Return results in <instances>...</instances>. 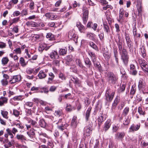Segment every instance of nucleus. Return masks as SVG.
<instances>
[{
	"label": "nucleus",
	"mask_w": 148,
	"mask_h": 148,
	"mask_svg": "<svg viewBox=\"0 0 148 148\" xmlns=\"http://www.w3.org/2000/svg\"><path fill=\"white\" fill-rule=\"evenodd\" d=\"M21 79V76L20 75L13 76L9 82L11 84H13L14 83L20 81Z\"/></svg>",
	"instance_id": "6"
},
{
	"label": "nucleus",
	"mask_w": 148,
	"mask_h": 148,
	"mask_svg": "<svg viewBox=\"0 0 148 148\" xmlns=\"http://www.w3.org/2000/svg\"><path fill=\"white\" fill-rule=\"evenodd\" d=\"M125 134L124 132H118L115 135L116 137L118 139H122L124 137Z\"/></svg>",
	"instance_id": "25"
},
{
	"label": "nucleus",
	"mask_w": 148,
	"mask_h": 148,
	"mask_svg": "<svg viewBox=\"0 0 148 148\" xmlns=\"http://www.w3.org/2000/svg\"><path fill=\"white\" fill-rule=\"evenodd\" d=\"M92 124H90L89 125H88L86 127H85L84 129V137L86 136H89L92 133Z\"/></svg>",
	"instance_id": "4"
},
{
	"label": "nucleus",
	"mask_w": 148,
	"mask_h": 148,
	"mask_svg": "<svg viewBox=\"0 0 148 148\" xmlns=\"http://www.w3.org/2000/svg\"><path fill=\"white\" fill-rule=\"evenodd\" d=\"M103 29L104 31L107 33L108 34L110 32V29L108 24L106 22H104L103 23Z\"/></svg>",
	"instance_id": "22"
},
{
	"label": "nucleus",
	"mask_w": 148,
	"mask_h": 148,
	"mask_svg": "<svg viewBox=\"0 0 148 148\" xmlns=\"http://www.w3.org/2000/svg\"><path fill=\"white\" fill-rule=\"evenodd\" d=\"M84 62L85 65L87 66V67L90 68L92 65V63L89 58L88 57L85 58L84 59Z\"/></svg>",
	"instance_id": "28"
},
{
	"label": "nucleus",
	"mask_w": 148,
	"mask_h": 148,
	"mask_svg": "<svg viewBox=\"0 0 148 148\" xmlns=\"http://www.w3.org/2000/svg\"><path fill=\"white\" fill-rule=\"evenodd\" d=\"M1 114L4 118L6 119L8 118V112L7 111L1 110Z\"/></svg>",
	"instance_id": "47"
},
{
	"label": "nucleus",
	"mask_w": 148,
	"mask_h": 148,
	"mask_svg": "<svg viewBox=\"0 0 148 148\" xmlns=\"http://www.w3.org/2000/svg\"><path fill=\"white\" fill-rule=\"evenodd\" d=\"M38 123L39 125L42 127L45 128L46 126V123L43 119H40Z\"/></svg>",
	"instance_id": "34"
},
{
	"label": "nucleus",
	"mask_w": 148,
	"mask_h": 148,
	"mask_svg": "<svg viewBox=\"0 0 148 148\" xmlns=\"http://www.w3.org/2000/svg\"><path fill=\"white\" fill-rule=\"evenodd\" d=\"M57 88V86H51L49 89V91L51 92H54L56 91Z\"/></svg>",
	"instance_id": "58"
},
{
	"label": "nucleus",
	"mask_w": 148,
	"mask_h": 148,
	"mask_svg": "<svg viewBox=\"0 0 148 148\" xmlns=\"http://www.w3.org/2000/svg\"><path fill=\"white\" fill-rule=\"evenodd\" d=\"M140 51H141L142 57L144 58L146 56V51L144 47L142 46L140 48Z\"/></svg>",
	"instance_id": "42"
},
{
	"label": "nucleus",
	"mask_w": 148,
	"mask_h": 148,
	"mask_svg": "<svg viewBox=\"0 0 148 148\" xmlns=\"http://www.w3.org/2000/svg\"><path fill=\"white\" fill-rule=\"evenodd\" d=\"M140 124L136 125L132 124L129 128V131L132 132L137 131L140 128Z\"/></svg>",
	"instance_id": "13"
},
{
	"label": "nucleus",
	"mask_w": 148,
	"mask_h": 148,
	"mask_svg": "<svg viewBox=\"0 0 148 148\" xmlns=\"http://www.w3.org/2000/svg\"><path fill=\"white\" fill-rule=\"evenodd\" d=\"M118 38L119 39L118 41L117 42V45L118 46V48L119 51H122V42L120 40V37H118Z\"/></svg>",
	"instance_id": "39"
},
{
	"label": "nucleus",
	"mask_w": 148,
	"mask_h": 148,
	"mask_svg": "<svg viewBox=\"0 0 148 148\" xmlns=\"http://www.w3.org/2000/svg\"><path fill=\"white\" fill-rule=\"evenodd\" d=\"M36 130V129L33 128L31 129L29 132H27V134L31 141L34 140V138L35 137V135L34 131Z\"/></svg>",
	"instance_id": "12"
},
{
	"label": "nucleus",
	"mask_w": 148,
	"mask_h": 148,
	"mask_svg": "<svg viewBox=\"0 0 148 148\" xmlns=\"http://www.w3.org/2000/svg\"><path fill=\"white\" fill-rule=\"evenodd\" d=\"M19 62L23 67L25 66L27 64V62H26L24 58L23 57H21L19 59Z\"/></svg>",
	"instance_id": "36"
},
{
	"label": "nucleus",
	"mask_w": 148,
	"mask_h": 148,
	"mask_svg": "<svg viewBox=\"0 0 148 148\" xmlns=\"http://www.w3.org/2000/svg\"><path fill=\"white\" fill-rule=\"evenodd\" d=\"M71 79L75 84L79 86H81V82L79 80L77 77H73V78Z\"/></svg>",
	"instance_id": "32"
},
{
	"label": "nucleus",
	"mask_w": 148,
	"mask_h": 148,
	"mask_svg": "<svg viewBox=\"0 0 148 148\" xmlns=\"http://www.w3.org/2000/svg\"><path fill=\"white\" fill-rule=\"evenodd\" d=\"M91 109V107L88 108L86 112L85 118L86 121H88L89 120Z\"/></svg>",
	"instance_id": "29"
},
{
	"label": "nucleus",
	"mask_w": 148,
	"mask_h": 148,
	"mask_svg": "<svg viewBox=\"0 0 148 148\" xmlns=\"http://www.w3.org/2000/svg\"><path fill=\"white\" fill-rule=\"evenodd\" d=\"M78 123L77 120V117L74 116L72 119L71 125L73 127H76Z\"/></svg>",
	"instance_id": "18"
},
{
	"label": "nucleus",
	"mask_w": 148,
	"mask_h": 148,
	"mask_svg": "<svg viewBox=\"0 0 148 148\" xmlns=\"http://www.w3.org/2000/svg\"><path fill=\"white\" fill-rule=\"evenodd\" d=\"M111 121L109 119H108L105 123L103 125V129H102L103 131L106 132L110 128L111 125Z\"/></svg>",
	"instance_id": "7"
},
{
	"label": "nucleus",
	"mask_w": 148,
	"mask_h": 148,
	"mask_svg": "<svg viewBox=\"0 0 148 148\" xmlns=\"http://www.w3.org/2000/svg\"><path fill=\"white\" fill-rule=\"evenodd\" d=\"M18 2V0H11L9 2V5L10 6L16 4Z\"/></svg>",
	"instance_id": "50"
},
{
	"label": "nucleus",
	"mask_w": 148,
	"mask_h": 148,
	"mask_svg": "<svg viewBox=\"0 0 148 148\" xmlns=\"http://www.w3.org/2000/svg\"><path fill=\"white\" fill-rule=\"evenodd\" d=\"M1 83L3 86H6L8 84V82L6 79H2L1 80Z\"/></svg>",
	"instance_id": "56"
},
{
	"label": "nucleus",
	"mask_w": 148,
	"mask_h": 148,
	"mask_svg": "<svg viewBox=\"0 0 148 148\" xmlns=\"http://www.w3.org/2000/svg\"><path fill=\"white\" fill-rule=\"evenodd\" d=\"M124 12L123 8H121L120 9L119 17L120 18H122L123 16V15L124 14Z\"/></svg>",
	"instance_id": "53"
},
{
	"label": "nucleus",
	"mask_w": 148,
	"mask_h": 148,
	"mask_svg": "<svg viewBox=\"0 0 148 148\" xmlns=\"http://www.w3.org/2000/svg\"><path fill=\"white\" fill-rule=\"evenodd\" d=\"M13 52H14L16 54H21V49L20 48H17L13 51Z\"/></svg>",
	"instance_id": "57"
},
{
	"label": "nucleus",
	"mask_w": 148,
	"mask_h": 148,
	"mask_svg": "<svg viewBox=\"0 0 148 148\" xmlns=\"http://www.w3.org/2000/svg\"><path fill=\"white\" fill-rule=\"evenodd\" d=\"M121 55V59L122 60L125 65L127 66L128 64L129 57L128 53L126 49L125 48H123L122 51L119 52Z\"/></svg>",
	"instance_id": "1"
},
{
	"label": "nucleus",
	"mask_w": 148,
	"mask_h": 148,
	"mask_svg": "<svg viewBox=\"0 0 148 148\" xmlns=\"http://www.w3.org/2000/svg\"><path fill=\"white\" fill-rule=\"evenodd\" d=\"M88 54L91 57V60L93 62H95V60H96V57L95 53L90 51L88 52Z\"/></svg>",
	"instance_id": "30"
},
{
	"label": "nucleus",
	"mask_w": 148,
	"mask_h": 148,
	"mask_svg": "<svg viewBox=\"0 0 148 148\" xmlns=\"http://www.w3.org/2000/svg\"><path fill=\"white\" fill-rule=\"evenodd\" d=\"M16 138L18 140H21L22 141L26 140V137L23 135L17 134L16 135Z\"/></svg>",
	"instance_id": "38"
},
{
	"label": "nucleus",
	"mask_w": 148,
	"mask_h": 148,
	"mask_svg": "<svg viewBox=\"0 0 148 148\" xmlns=\"http://www.w3.org/2000/svg\"><path fill=\"white\" fill-rule=\"evenodd\" d=\"M8 99L4 97H1L0 98V106H1L4 105V104L7 103Z\"/></svg>",
	"instance_id": "23"
},
{
	"label": "nucleus",
	"mask_w": 148,
	"mask_h": 148,
	"mask_svg": "<svg viewBox=\"0 0 148 148\" xmlns=\"http://www.w3.org/2000/svg\"><path fill=\"white\" fill-rule=\"evenodd\" d=\"M67 52V49H61L59 51L60 55L64 56L66 54Z\"/></svg>",
	"instance_id": "40"
},
{
	"label": "nucleus",
	"mask_w": 148,
	"mask_h": 148,
	"mask_svg": "<svg viewBox=\"0 0 148 148\" xmlns=\"http://www.w3.org/2000/svg\"><path fill=\"white\" fill-rule=\"evenodd\" d=\"M49 77L48 78L47 83L48 84H51L52 83L55 77V75L52 72H50L49 74Z\"/></svg>",
	"instance_id": "17"
},
{
	"label": "nucleus",
	"mask_w": 148,
	"mask_h": 148,
	"mask_svg": "<svg viewBox=\"0 0 148 148\" xmlns=\"http://www.w3.org/2000/svg\"><path fill=\"white\" fill-rule=\"evenodd\" d=\"M120 100V97L118 96H116L114 101V102L112 103V106L113 107H114V108L115 107H116L118 103L119 102ZM112 108H113V107Z\"/></svg>",
	"instance_id": "33"
},
{
	"label": "nucleus",
	"mask_w": 148,
	"mask_h": 148,
	"mask_svg": "<svg viewBox=\"0 0 148 148\" xmlns=\"http://www.w3.org/2000/svg\"><path fill=\"white\" fill-rule=\"evenodd\" d=\"M138 112L140 114L144 115L145 114V112L144 111L141 107H139L138 108Z\"/></svg>",
	"instance_id": "55"
},
{
	"label": "nucleus",
	"mask_w": 148,
	"mask_h": 148,
	"mask_svg": "<svg viewBox=\"0 0 148 148\" xmlns=\"http://www.w3.org/2000/svg\"><path fill=\"white\" fill-rule=\"evenodd\" d=\"M50 46H47L46 44L44 43H41L39 44L38 49L40 52H42L44 50H47L50 48Z\"/></svg>",
	"instance_id": "10"
},
{
	"label": "nucleus",
	"mask_w": 148,
	"mask_h": 148,
	"mask_svg": "<svg viewBox=\"0 0 148 148\" xmlns=\"http://www.w3.org/2000/svg\"><path fill=\"white\" fill-rule=\"evenodd\" d=\"M114 94V90H111L110 88H108L106 93V100L108 102H111L113 99Z\"/></svg>",
	"instance_id": "3"
},
{
	"label": "nucleus",
	"mask_w": 148,
	"mask_h": 148,
	"mask_svg": "<svg viewBox=\"0 0 148 148\" xmlns=\"http://www.w3.org/2000/svg\"><path fill=\"white\" fill-rule=\"evenodd\" d=\"M33 102L28 101L25 103V105L29 107H32L33 106Z\"/></svg>",
	"instance_id": "61"
},
{
	"label": "nucleus",
	"mask_w": 148,
	"mask_h": 148,
	"mask_svg": "<svg viewBox=\"0 0 148 148\" xmlns=\"http://www.w3.org/2000/svg\"><path fill=\"white\" fill-rule=\"evenodd\" d=\"M119 128V126H118V125H114L112 127V131L113 132H116L118 130Z\"/></svg>",
	"instance_id": "63"
},
{
	"label": "nucleus",
	"mask_w": 148,
	"mask_h": 148,
	"mask_svg": "<svg viewBox=\"0 0 148 148\" xmlns=\"http://www.w3.org/2000/svg\"><path fill=\"white\" fill-rule=\"evenodd\" d=\"M23 98L21 95H19L17 96L14 97L13 98L14 101H19L23 99Z\"/></svg>",
	"instance_id": "52"
},
{
	"label": "nucleus",
	"mask_w": 148,
	"mask_h": 148,
	"mask_svg": "<svg viewBox=\"0 0 148 148\" xmlns=\"http://www.w3.org/2000/svg\"><path fill=\"white\" fill-rule=\"evenodd\" d=\"M14 53H15L13 52L12 53H11L10 54V56L11 58H13L14 60H18V58L16 55H14Z\"/></svg>",
	"instance_id": "51"
},
{
	"label": "nucleus",
	"mask_w": 148,
	"mask_h": 148,
	"mask_svg": "<svg viewBox=\"0 0 148 148\" xmlns=\"http://www.w3.org/2000/svg\"><path fill=\"white\" fill-rule=\"evenodd\" d=\"M75 62L76 64L79 67L84 69L85 68V67L83 65L82 62L81 60L78 58H77L75 60Z\"/></svg>",
	"instance_id": "27"
},
{
	"label": "nucleus",
	"mask_w": 148,
	"mask_h": 148,
	"mask_svg": "<svg viewBox=\"0 0 148 148\" xmlns=\"http://www.w3.org/2000/svg\"><path fill=\"white\" fill-rule=\"evenodd\" d=\"M143 71L145 72L148 73V65L146 64L144 66L141 67Z\"/></svg>",
	"instance_id": "59"
},
{
	"label": "nucleus",
	"mask_w": 148,
	"mask_h": 148,
	"mask_svg": "<svg viewBox=\"0 0 148 148\" xmlns=\"http://www.w3.org/2000/svg\"><path fill=\"white\" fill-rule=\"evenodd\" d=\"M45 16L47 18H48L51 20H54L57 17L56 15H55L54 14L50 12H48L46 13L45 14Z\"/></svg>",
	"instance_id": "16"
},
{
	"label": "nucleus",
	"mask_w": 148,
	"mask_h": 148,
	"mask_svg": "<svg viewBox=\"0 0 148 148\" xmlns=\"http://www.w3.org/2000/svg\"><path fill=\"white\" fill-rule=\"evenodd\" d=\"M146 83L144 80L142 78H140L139 80L138 88L140 90L143 91L145 89Z\"/></svg>",
	"instance_id": "5"
},
{
	"label": "nucleus",
	"mask_w": 148,
	"mask_h": 148,
	"mask_svg": "<svg viewBox=\"0 0 148 148\" xmlns=\"http://www.w3.org/2000/svg\"><path fill=\"white\" fill-rule=\"evenodd\" d=\"M65 59L66 61V64L69 65L72 60V56L71 55L68 56L65 58Z\"/></svg>",
	"instance_id": "31"
},
{
	"label": "nucleus",
	"mask_w": 148,
	"mask_h": 148,
	"mask_svg": "<svg viewBox=\"0 0 148 148\" xmlns=\"http://www.w3.org/2000/svg\"><path fill=\"white\" fill-rule=\"evenodd\" d=\"M129 111V108L128 107H125L124 109L122 115L124 116H126L128 114Z\"/></svg>",
	"instance_id": "41"
},
{
	"label": "nucleus",
	"mask_w": 148,
	"mask_h": 148,
	"mask_svg": "<svg viewBox=\"0 0 148 148\" xmlns=\"http://www.w3.org/2000/svg\"><path fill=\"white\" fill-rule=\"evenodd\" d=\"M138 61L141 67L147 64L145 61L143 59H139L138 60Z\"/></svg>",
	"instance_id": "43"
},
{
	"label": "nucleus",
	"mask_w": 148,
	"mask_h": 148,
	"mask_svg": "<svg viewBox=\"0 0 148 148\" xmlns=\"http://www.w3.org/2000/svg\"><path fill=\"white\" fill-rule=\"evenodd\" d=\"M20 18L18 17L12 19V21L14 24L18 23L20 20Z\"/></svg>",
	"instance_id": "64"
},
{
	"label": "nucleus",
	"mask_w": 148,
	"mask_h": 148,
	"mask_svg": "<svg viewBox=\"0 0 148 148\" xmlns=\"http://www.w3.org/2000/svg\"><path fill=\"white\" fill-rule=\"evenodd\" d=\"M86 37L94 41L95 39V35L93 33L90 32H88L86 34Z\"/></svg>",
	"instance_id": "26"
},
{
	"label": "nucleus",
	"mask_w": 148,
	"mask_h": 148,
	"mask_svg": "<svg viewBox=\"0 0 148 148\" xmlns=\"http://www.w3.org/2000/svg\"><path fill=\"white\" fill-rule=\"evenodd\" d=\"M89 45L90 46L94 49L95 50L98 51V48L96 44L93 42L90 41L89 42Z\"/></svg>",
	"instance_id": "44"
},
{
	"label": "nucleus",
	"mask_w": 148,
	"mask_h": 148,
	"mask_svg": "<svg viewBox=\"0 0 148 148\" xmlns=\"http://www.w3.org/2000/svg\"><path fill=\"white\" fill-rule=\"evenodd\" d=\"M83 15L82 16V20L84 23L86 24L88 18V11L87 9H83Z\"/></svg>",
	"instance_id": "8"
},
{
	"label": "nucleus",
	"mask_w": 148,
	"mask_h": 148,
	"mask_svg": "<svg viewBox=\"0 0 148 148\" xmlns=\"http://www.w3.org/2000/svg\"><path fill=\"white\" fill-rule=\"evenodd\" d=\"M142 100V98L139 95H137L135 99V101L137 103L141 101Z\"/></svg>",
	"instance_id": "49"
},
{
	"label": "nucleus",
	"mask_w": 148,
	"mask_h": 148,
	"mask_svg": "<svg viewBox=\"0 0 148 148\" xmlns=\"http://www.w3.org/2000/svg\"><path fill=\"white\" fill-rule=\"evenodd\" d=\"M35 6L34 3L33 1H31L29 5V8L30 10H33L34 9Z\"/></svg>",
	"instance_id": "46"
},
{
	"label": "nucleus",
	"mask_w": 148,
	"mask_h": 148,
	"mask_svg": "<svg viewBox=\"0 0 148 148\" xmlns=\"http://www.w3.org/2000/svg\"><path fill=\"white\" fill-rule=\"evenodd\" d=\"M103 9L104 10H106L108 8H109L111 10L113 9V7L111 5H107L106 6L103 7Z\"/></svg>",
	"instance_id": "62"
},
{
	"label": "nucleus",
	"mask_w": 148,
	"mask_h": 148,
	"mask_svg": "<svg viewBox=\"0 0 148 148\" xmlns=\"http://www.w3.org/2000/svg\"><path fill=\"white\" fill-rule=\"evenodd\" d=\"M125 38L127 46L132 44V41L130 36H128V35H127L126 34L125 36Z\"/></svg>",
	"instance_id": "37"
},
{
	"label": "nucleus",
	"mask_w": 148,
	"mask_h": 148,
	"mask_svg": "<svg viewBox=\"0 0 148 148\" xmlns=\"http://www.w3.org/2000/svg\"><path fill=\"white\" fill-rule=\"evenodd\" d=\"M49 92L48 89L47 88L43 87L41 89V90H39L38 92L45 93H47Z\"/></svg>",
	"instance_id": "45"
},
{
	"label": "nucleus",
	"mask_w": 148,
	"mask_h": 148,
	"mask_svg": "<svg viewBox=\"0 0 148 148\" xmlns=\"http://www.w3.org/2000/svg\"><path fill=\"white\" fill-rule=\"evenodd\" d=\"M53 64L54 65L59 66L60 65V61L59 60L55 59L53 61Z\"/></svg>",
	"instance_id": "60"
},
{
	"label": "nucleus",
	"mask_w": 148,
	"mask_h": 148,
	"mask_svg": "<svg viewBox=\"0 0 148 148\" xmlns=\"http://www.w3.org/2000/svg\"><path fill=\"white\" fill-rule=\"evenodd\" d=\"M106 77L108 82L112 84L116 83L118 79V78L114 73L111 72H108L106 74Z\"/></svg>",
	"instance_id": "2"
},
{
	"label": "nucleus",
	"mask_w": 148,
	"mask_h": 148,
	"mask_svg": "<svg viewBox=\"0 0 148 148\" xmlns=\"http://www.w3.org/2000/svg\"><path fill=\"white\" fill-rule=\"evenodd\" d=\"M73 108L70 104H67L66 110V111L69 112L72 111Z\"/></svg>",
	"instance_id": "48"
},
{
	"label": "nucleus",
	"mask_w": 148,
	"mask_h": 148,
	"mask_svg": "<svg viewBox=\"0 0 148 148\" xmlns=\"http://www.w3.org/2000/svg\"><path fill=\"white\" fill-rule=\"evenodd\" d=\"M133 35L134 37V42L135 44H136L138 41V40L136 38H140V34L137 33L136 28L135 26H134L133 27Z\"/></svg>",
	"instance_id": "11"
},
{
	"label": "nucleus",
	"mask_w": 148,
	"mask_h": 148,
	"mask_svg": "<svg viewBox=\"0 0 148 148\" xmlns=\"http://www.w3.org/2000/svg\"><path fill=\"white\" fill-rule=\"evenodd\" d=\"M48 71L47 69H45L40 71L38 75V77L39 78L42 79L46 77L47 76V73Z\"/></svg>",
	"instance_id": "9"
},
{
	"label": "nucleus",
	"mask_w": 148,
	"mask_h": 148,
	"mask_svg": "<svg viewBox=\"0 0 148 148\" xmlns=\"http://www.w3.org/2000/svg\"><path fill=\"white\" fill-rule=\"evenodd\" d=\"M9 61V60L7 57L3 58L1 60V63L3 66L6 65Z\"/></svg>",
	"instance_id": "35"
},
{
	"label": "nucleus",
	"mask_w": 148,
	"mask_h": 148,
	"mask_svg": "<svg viewBox=\"0 0 148 148\" xmlns=\"http://www.w3.org/2000/svg\"><path fill=\"white\" fill-rule=\"evenodd\" d=\"M46 38L49 39V40L53 41L55 40L54 35L51 33H47Z\"/></svg>",
	"instance_id": "24"
},
{
	"label": "nucleus",
	"mask_w": 148,
	"mask_h": 148,
	"mask_svg": "<svg viewBox=\"0 0 148 148\" xmlns=\"http://www.w3.org/2000/svg\"><path fill=\"white\" fill-rule=\"evenodd\" d=\"M104 115L101 114L99 115L97 119L98 121V125L100 126L102 123L106 119V118L104 117Z\"/></svg>",
	"instance_id": "20"
},
{
	"label": "nucleus",
	"mask_w": 148,
	"mask_h": 148,
	"mask_svg": "<svg viewBox=\"0 0 148 148\" xmlns=\"http://www.w3.org/2000/svg\"><path fill=\"white\" fill-rule=\"evenodd\" d=\"M136 88H135V86H133L131 88L130 92V94L131 95H134L136 92Z\"/></svg>",
	"instance_id": "54"
},
{
	"label": "nucleus",
	"mask_w": 148,
	"mask_h": 148,
	"mask_svg": "<svg viewBox=\"0 0 148 148\" xmlns=\"http://www.w3.org/2000/svg\"><path fill=\"white\" fill-rule=\"evenodd\" d=\"M68 37L70 39L74 38L76 37V34H75V31L70 30L68 33Z\"/></svg>",
	"instance_id": "21"
},
{
	"label": "nucleus",
	"mask_w": 148,
	"mask_h": 148,
	"mask_svg": "<svg viewBox=\"0 0 148 148\" xmlns=\"http://www.w3.org/2000/svg\"><path fill=\"white\" fill-rule=\"evenodd\" d=\"M76 26L80 32H84L85 30V27L82 25L80 22H78L77 23Z\"/></svg>",
	"instance_id": "14"
},
{
	"label": "nucleus",
	"mask_w": 148,
	"mask_h": 148,
	"mask_svg": "<svg viewBox=\"0 0 148 148\" xmlns=\"http://www.w3.org/2000/svg\"><path fill=\"white\" fill-rule=\"evenodd\" d=\"M50 57L52 59H58L59 56L57 52L55 51H53L50 53Z\"/></svg>",
	"instance_id": "15"
},
{
	"label": "nucleus",
	"mask_w": 148,
	"mask_h": 148,
	"mask_svg": "<svg viewBox=\"0 0 148 148\" xmlns=\"http://www.w3.org/2000/svg\"><path fill=\"white\" fill-rule=\"evenodd\" d=\"M28 122L31 125L34 129L39 128L37 123L35 121L30 119L28 121Z\"/></svg>",
	"instance_id": "19"
}]
</instances>
